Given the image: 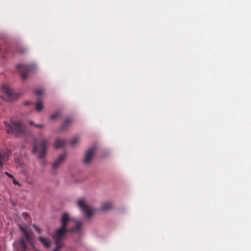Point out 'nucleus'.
<instances>
[{"mask_svg": "<svg viewBox=\"0 0 251 251\" xmlns=\"http://www.w3.org/2000/svg\"><path fill=\"white\" fill-rule=\"evenodd\" d=\"M43 108V103L42 100L39 99L35 104V109L37 111L40 112Z\"/></svg>", "mask_w": 251, "mask_h": 251, "instance_id": "15", "label": "nucleus"}, {"mask_svg": "<svg viewBox=\"0 0 251 251\" xmlns=\"http://www.w3.org/2000/svg\"><path fill=\"white\" fill-rule=\"evenodd\" d=\"M61 114L60 111H57L52 114H51L50 116V119L51 120H54L55 119H56L59 116V115Z\"/></svg>", "mask_w": 251, "mask_h": 251, "instance_id": "17", "label": "nucleus"}, {"mask_svg": "<svg viewBox=\"0 0 251 251\" xmlns=\"http://www.w3.org/2000/svg\"><path fill=\"white\" fill-rule=\"evenodd\" d=\"M69 221L68 214H63L60 219L61 226L52 234V238L55 245V248L52 251H59L64 246L63 240L66 238V233L68 231L67 226Z\"/></svg>", "mask_w": 251, "mask_h": 251, "instance_id": "1", "label": "nucleus"}, {"mask_svg": "<svg viewBox=\"0 0 251 251\" xmlns=\"http://www.w3.org/2000/svg\"><path fill=\"white\" fill-rule=\"evenodd\" d=\"M5 174L9 177L12 178H13V176L12 175H11V174H10L9 173H7V172H5Z\"/></svg>", "mask_w": 251, "mask_h": 251, "instance_id": "25", "label": "nucleus"}, {"mask_svg": "<svg viewBox=\"0 0 251 251\" xmlns=\"http://www.w3.org/2000/svg\"><path fill=\"white\" fill-rule=\"evenodd\" d=\"M8 157V154L7 152H3L1 153L0 152V168L2 167L3 162L7 159Z\"/></svg>", "mask_w": 251, "mask_h": 251, "instance_id": "13", "label": "nucleus"}, {"mask_svg": "<svg viewBox=\"0 0 251 251\" xmlns=\"http://www.w3.org/2000/svg\"><path fill=\"white\" fill-rule=\"evenodd\" d=\"M23 216L24 217V218L25 219H26L27 218V217H28V214L26 212H24L23 213Z\"/></svg>", "mask_w": 251, "mask_h": 251, "instance_id": "23", "label": "nucleus"}, {"mask_svg": "<svg viewBox=\"0 0 251 251\" xmlns=\"http://www.w3.org/2000/svg\"><path fill=\"white\" fill-rule=\"evenodd\" d=\"M39 240L47 248H50L51 245L50 241L46 238L39 237Z\"/></svg>", "mask_w": 251, "mask_h": 251, "instance_id": "12", "label": "nucleus"}, {"mask_svg": "<svg viewBox=\"0 0 251 251\" xmlns=\"http://www.w3.org/2000/svg\"><path fill=\"white\" fill-rule=\"evenodd\" d=\"M12 179H13V183L14 184L18 185L19 186H20V184H19V182L18 181L16 180L14 177Z\"/></svg>", "mask_w": 251, "mask_h": 251, "instance_id": "22", "label": "nucleus"}, {"mask_svg": "<svg viewBox=\"0 0 251 251\" xmlns=\"http://www.w3.org/2000/svg\"><path fill=\"white\" fill-rule=\"evenodd\" d=\"M19 228H20V230L23 232V233H25L24 231H26L27 230V229L24 228V227H23L21 226H19Z\"/></svg>", "mask_w": 251, "mask_h": 251, "instance_id": "24", "label": "nucleus"}, {"mask_svg": "<svg viewBox=\"0 0 251 251\" xmlns=\"http://www.w3.org/2000/svg\"><path fill=\"white\" fill-rule=\"evenodd\" d=\"M78 140L79 138L77 137H75V138L72 140L71 143L72 145H74L78 143Z\"/></svg>", "mask_w": 251, "mask_h": 251, "instance_id": "18", "label": "nucleus"}, {"mask_svg": "<svg viewBox=\"0 0 251 251\" xmlns=\"http://www.w3.org/2000/svg\"><path fill=\"white\" fill-rule=\"evenodd\" d=\"M77 206L84 212L87 217H90L94 213V211L87 203L84 199H80L77 201Z\"/></svg>", "mask_w": 251, "mask_h": 251, "instance_id": "4", "label": "nucleus"}, {"mask_svg": "<svg viewBox=\"0 0 251 251\" xmlns=\"http://www.w3.org/2000/svg\"><path fill=\"white\" fill-rule=\"evenodd\" d=\"M29 124L30 125H34H34H35V124H34L33 122H32L31 121L29 122Z\"/></svg>", "mask_w": 251, "mask_h": 251, "instance_id": "27", "label": "nucleus"}, {"mask_svg": "<svg viewBox=\"0 0 251 251\" xmlns=\"http://www.w3.org/2000/svg\"><path fill=\"white\" fill-rule=\"evenodd\" d=\"M17 68H24V70L21 73V77L23 79L25 80L27 78V74L31 67L29 66H25L23 65H18Z\"/></svg>", "mask_w": 251, "mask_h": 251, "instance_id": "9", "label": "nucleus"}, {"mask_svg": "<svg viewBox=\"0 0 251 251\" xmlns=\"http://www.w3.org/2000/svg\"><path fill=\"white\" fill-rule=\"evenodd\" d=\"M11 124L6 122H4L7 133L14 134L19 137L22 135L25 132V127L20 121H11Z\"/></svg>", "mask_w": 251, "mask_h": 251, "instance_id": "2", "label": "nucleus"}, {"mask_svg": "<svg viewBox=\"0 0 251 251\" xmlns=\"http://www.w3.org/2000/svg\"><path fill=\"white\" fill-rule=\"evenodd\" d=\"M49 145V141L46 139H43L41 141V149L40 150L39 149L37 144L34 142L32 152L33 153H36L37 151H39V158H42L46 155L47 152V149Z\"/></svg>", "mask_w": 251, "mask_h": 251, "instance_id": "3", "label": "nucleus"}, {"mask_svg": "<svg viewBox=\"0 0 251 251\" xmlns=\"http://www.w3.org/2000/svg\"><path fill=\"white\" fill-rule=\"evenodd\" d=\"M112 208V204L111 202H108L106 203H104L102 204L101 207V211H106L109 209H111Z\"/></svg>", "mask_w": 251, "mask_h": 251, "instance_id": "14", "label": "nucleus"}, {"mask_svg": "<svg viewBox=\"0 0 251 251\" xmlns=\"http://www.w3.org/2000/svg\"><path fill=\"white\" fill-rule=\"evenodd\" d=\"M33 226L34 227V229L39 233H40L41 231V229L35 224L33 225Z\"/></svg>", "mask_w": 251, "mask_h": 251, "instance_id": "20", "label": "nucleus"}, {"mask_svg": "<svg viewBox=\"0 0 251 251\" xmlns=\"http://www.w3.org/2000/svg\"><path fill=\"white\" fill-rule=\"evenodd\" d=\"M12 204H13V205H15V203L14 202H12Z\"/></svg>", "mask_w": 251, "mask_h": 251, "instance_id": "28", "label": "nucleus"}, {"mask_svg": "<svg viewBox=\"0 0 251 251\" xmlns=\"http://www.w3.org/2000/svg\"><path fill=\"white\" fill-rule=\"evenodd\" d=\"M34 93L36 95L39 96L43 94V91L41 89H37L35 91Z\"/></svg>", "mask_w": 251, "mask_h": 251, "instance_id": "19", "label": "nucleus"}, {"mask_svg": "<svg viewBox=\"0 0 251 251\" xmlns=\"http://www.w3.org/2000/svg\"><path fill=\"white\" fill-rule=\"evenodd\" d=\"M3 95L0 97L4 100L11 101L18 98V95L13 92V91L8 86H2Z\"/></svg>", "mask_w": 251, "mask_h": 251, "instance_id": "5", "label": "nucleus"}, {"mask_svg": "<svg viewBox=\"0 0 251 251\" xmlns=\"http://www.w3.org/2000/svg\"><path fill=\"white\" fill-rule=\"evenodd\" d=\"M34 126L41 129H43L44 127V125L42 124H35L34 125Z\"/></svg>", "mask_w": 251, "mask_h": 251, "instance_id": "21", "label": "nucleus"}, {"mask_svg": "<svg viewBox=\"0 0 251 251\" xmlns=\"http://www.w3.org/2000/svg\"><path fill=\"white\" fill-rule=\"evenodd\" d=\"M25 233L24 234L25 237V239L24 238H21L20 240V243L22 248L23 251H26V243L25 240L29 242L30 244H32V241L34 239V235L33 233L28 230L26 231H24Z\"/></svg>", "mask_w": 251, "mask_h": 251, "instance_id": "6", "label": "nucleus"}, {"mask_svg": "<svg viewBox=\"0 0 251 251\" xmlns=\"http://www.w3.org/2000/svg\"><path fill=\"white\" fill-rule=\"evenodd\" d=\"M81 226H82L81 223H80L79 221H77L76 222V226L75 227L70 228L69 229V231L71 233L77 232L80 230Z\"/></svg>", "mask_w": 251, "mask_h": 251, "instance_id": "11", "label": "nucleus"}, {"mask_svg": "<svg viewBox=\"0 0 251 251\" xmlns=\"http://www.w3.org/2000/svg\"><path fill=\"white\" fill-rule=\"evenodd\" d=\"M66 157V154H62L56 159L52 164V171L53 174L55 173V170L59 167V165L63 163Z\"/></svg>", "mask_w": 251, "mask_h": 251, "instance_id": "8", "label": "nucleus"}, {"mask_svg": "<svg viewBox=\"0 0 251 251\" xmlns=\"http://www.w3.org/2000/svg\"><path fill=\"white\" fill-rule=\"evenodd\" d=\"M95 152V148H92L88 150L85 153L83 163L85 164H89L92 161Z\"/></svg>", "mask_w": 251, "mask_h": 251, "instance_id": "7", "label": "nucleus"}, {"mask_svg": "<svg viewBox=\"0 0 251 251\" xmlns=\"http://www.w3.org/2000/svg\"><path fill=\"white\" fill-rule=\"evenodd\" d=\"M65 144V141L63 140L57 139L53 145L54 148L55 149H58L60 148H62Z\"/></svg>", "mask_w": 251, "mask_h": 251, "instance_id": "10", "label": "nucleus"}, {"mask_svg": "<svg viewBox=\"0 0 251 251\" xmlns=\"http://www.w3.org/2000/svg\"><path fill=\"white\" fill-rule=\"evenodd\" d=\"M32 103L30 101H26L25 102V105H29V104H31Z\"/></svg>", "mask_w": 251, "mask_h": 251, "instance_id": "26", "label": "nucleus"}, {"mask_svg": "<svg viewBox=\"0 0 251 251\" xmlns=\"http://www.w3.org/2000/svg\"><path fill=\"white\" fill-rule=\"evenodd\" d=\"M71 122H72V120H71L70 119H66V120L64 121V123H63V125H62V126L61 127L60 129H61L62 131L64 130L67 128V127L68 125L69 124H71Z\"/></svg>", "mask_w": 251, "mask_h": 251, "instance_id": "16", "label": "nucleus"}]
</instances>
